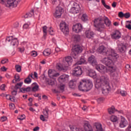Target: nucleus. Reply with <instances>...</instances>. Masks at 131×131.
<instances>
[{"label": "nucleus", "instance_id": "nucleus-1", "mask_svg": "<svg viewBox=\"0 0 131 131\" xmlns=\"http://www.w3.org/2000/svg\"><path fill=\"white\" fill-rule=\"evenodd\" d=\"M95 88L99 90L101 89L103 95H108L109 91L111 90L109 84V78L107 76H101L100 80H97Z\"/></svg>", "mask_w": 131, "mask_h": 131}, {"label": "nucleus", "instance_id": "nucleus-2", "mask_svg": "<svg viewBox=\"0 0 131 131\" xmlns=\"http://www.w3.org/2000/svg\"><path fill=\"white\" fill-rule=\"evenodd\" d=\"M103 22L107 27L111 25V21L106 16H103L102 18H95L94 20V26L96 27L97 30L100 32L103 31L104 28H105Z\"/></svg>", "mask_w": 131, "mask_h": 131}, {"label": "nucleus", "instance_id": "nucleus-3", "mask_svg": "<svg viewBox=\"0 0 131 131\" xmlns=\"http://www.w3.org/2000/svg\"><path fill=\"white\" fill-rule=\"evenodd\" d=\"M110 53L107 57H105L102 60V62L103 64H105L106 66H109V65H113L114 62H116L117 59L119 58V56L117 53L115 52V50L111 49L109 50Z\"/></svg>", "mask_w": 131, "mask_h": 131}, {"label": "nucleus", "instance_id": "nucleus-4", "mask_svg": "<svg viewBox=\"0 0 131 131\" xmlns=\"http://www.w3.org/2000/svg\"><path fill=\"white\" fill-rule=\"evenodd\" d=\"M108 68H106V73H109L111 74V76L113 77L114 79H116L118 78V75L115 72L116 71V69L113 66H111V65L107 66Z\"/></svg>", "mask_w": 131, "mask_h": 131}, {"label": "nucleus", "instance_id": "nucleus-5", "mask_svg": "<svg viewBox=\"0 0 131 131\" xmlns=\"http://www.w3.org/2000/svg\"><path fill=\"white\" fill-rule=\"evenodd\" d=\"M20 2L21 0H7L5 6L9 9H13V8H16Z\"/></svg>", "mask_w": 131, "mask_h": 131}, {"label": "nucleus", "instance_id": "nucleus-6", "mask_svg": "<svg viewBox=\"0 0 131 131\" xmlns=\"http://www.w3.org/2000/svg\"><path fill=\"white\" fill-rule=\"evenodd\" d=\"M81 52H82V48L79 45H76L72 50L71 55L74 59H76V57L78 55L79 53H81Z\"/></svg>", "mask_w": 131, "mask_h": 131}, {"label": "nucleus", "instance_id": "nucleus-7", "mask_svg": "<svg viewBox=\"0 0 131 131\" xmlns=\"http://www.w3.org/2000/svg\"><path fill=\"white\" fill-rule=\"evenodd\" d=\"M80 12V6L75 2L73 3L72 8L70 10V13L71 14H78Z\"/></svg>", "mask_w": 131, "mask_h": 131}, {"label": "nucleus", "instance_id": "nucleus-8", "mask_svg": "<svg viewBox=\"0 0 131 131\" xmlns=\"http://www.w3.org/2000/svg\"><path fill=\"white\" fill-rule=\"evenodd\" d=\"M60 29L64 33V34H68L69 33V28L68 25L64 21H62L60 24Z\"/></svg>", "mask_w": 131, "mask_h": 131}, {"label": "nucleus", "instance_id": "nucleus-9", "mask_svg": "<svg viewBox=\"0 0 131 131\" xmlns=\"http://www.w3.org/2000/svg\"><path fill=\"white\" fill-rule=\"evenodd\" d=\"M6 42H10V45L11 46H17L19 43V42L18 41V39L17 38H14L13 39V36H9L7 37L6 39Z\"/></svg>", "mask_w": 131, "mask_h": 131}, {"label": "nucleus", "instance_id": "nucleus-10", "mask_svg": "<svg viewBox=\"0 0 131 131\" xmlns=\"http://www.w3.org/2000/svg\"><path fill=\"white\" fill-rule=\"evenodd\" d=\"M63 11L64 9H63L62 7H56L55 12L54 13V17L57 18H61V16H62V13H63Z\"/></svg>", "mask_w": 131, "mask_h": 131}, {"label": "nucleus", "instance_id": "nucleus-11", "mask_svg": "<svg viewBox=\"0 0 131 131\" xmlns=\"http://www.w3.org/2000/svg\"><path fill=\"white\" fill-rule=\"evenodd\" d=\"M78 89L80 91L82 92H84L86 91V80H82L79 82L78 85Z\"/></svg>", "mask_w": 131, "mask_h": 131}, {"label": "nucleus", "instance_id": "nucleus-12", "mask_svg": "<svg viewBox=\"0 0 131 131\" xmlns=\"http://www.w3.org/2000/svg\"><path fill=\"white\" fill-rule=\"evenodd\" d=\"M73 74L75 76H79L82 74V70L80 67H76L73 70Z\"/></svg>", "mask_w": 131, "mask_h": 131}, {"label": "nucleus", "instance_id": "nucleus-13", "mask_svg": "<svg viewBox=\"0 0 131 131\" xmlns=\"http://www.w3.org/2000/svg\"><path fill=\"white\" fill-rule=\"evenodd\" d=\"M96 69L102 73V74H105V73H107V68L104 66L103 64H99L96 67Z\"/></svg>", "mask_w": 131, "mask_h": 131}, {"label": "nucleus", "instance_id": "nucleus-14", "mask_svg": "<svg viewBox=\"0 0 131 131\" xmlns=\"http://www.w3.org/2000/svg\"><path fill=\"white\" fill-rule=\"evenodd\" d=\"M88 61L90 64L92 65V66H96V65H97L98 62H97V59H96V57L94 55L90 56L88 59Z\"/></svg>", "mask_w": 131, "mask_h": 131}, {"label": "nucleus", "instance_id": "nucleus-15", "mask_svg": "<svg viewBox=\"0 0 131 131\" xmlns=\"http://www.w3.org/2000/svg\"><path fill=\"white\" fill-rule=\"evenodd\" d=\"M72 62H73V60L72 59V57L71 56H67L65 58V60L63 62L66 68H68L69 66H70L71 64H72Z\"/></svg>", "mask_w": 131, "mask_h": 131}, {"label": "nucleus", "instance_id": "nucleus-16", "mask_svg": "<svg viewBox=\"0 0 131 131\" xmlns=\"http://www.w3.org/2000/svg\"><path fill=\"white\" fill-rule=\"evenodd\" d=\"M73 30L76 33H79L82 30V25L80 24H77L73 26Z\"/></svg>", "mask_w": 131, "mask_h": 131}, {"label": "nucleus", "instance_id": "nucleus-17", "mask_svg": "<svg viewBox=\"0 0 131 131\" xmlns=\"http://www.w3.org/2000/svg\"><path fill=\"white\" fill-rule=\"evenodd\" d=\"M98 52L102 55H108V50L106 49V47L101 46H100L98 49Z\"/></svg>", "mask_w": 131, "mask_h": 131}, {"label": "nucleus", "instance_id": "nucleus-18", "mask_svg": "<svg viewBox=\"0 0 131 131\" xmlns=\"http://www.w3.org/2000/svg\"><path fill=\"white\" fill-rule=\"evenodd\" d=\"M23 85V82H20L19 83L15 84L14 90L12 92V95L16 96L17 95V90L21 88V86Z\"/></svg>", "mask_w": 131, "mask_h": 131}, {"label": "nucleus", "instance_id": "nucleus-19", "mask_svg": "<svg viewBox=\"0 0 131 131\" xmlns=\"http://www.w3.org/2000/svg\"><path fill=\"white\" fill-rule=\"evenodd\" d=\"M64 66H66L64 62L62 65L61 63H57L56 64V69L59 71H66L67 70V68H66Z\"/></svg>", "mask_w": 131, "mask_h": 131}, {"label": "nucleus", "instance_id": "nucleus-20", "mask_svg": "<svg viewBox=\"0 0 131 131\" xmlns=\"http://www.w3.org/2000/svg\"><path fill=\"white\" fill-rule=\"evenodd\" d=\"M117 50L119 53H124L126 52V46L125 45H118Z\"/></svg>", "mask_w": 131, "mask_h": 131}, {"label": "nucleus", "instance_id": "nucleus-21", "mask_svg": "<svg viewBox=\"0 0 131 131\" xmlns=\"http://www.w3.org/2000/svg\"><path fill=\"white\" fill-rule=\"evenodd\" d=\"M85 35L87 38L92 39L94 38L95 33L91 30H88L85 31Z\"/></svg>", "mask_w": 131, "mask_h": 131}, {"label": "nucleus", "instance_id": "nucleus-22", "mask_svg": "<svg viewBox=\"0 0 131 131\" xmlns=\"http://www.w3.org/2000/svg\"><path fill=\"white\" fill-rule=\"evenodd\" d=\"M48 75L50 78H55V77H58L60 75L59 73H54L53 70H49L48 71Z\"/></svg>", "mask_w": 131, "mask_h": 131}, {"label": "nucleus", "instance_id": "nucleus-23", "mask_svg": "<svg viewBox=\"0 0 131 131\" xmlns=\"http://www.w3.org/2000/svg\"><path fill=\"white\" fill-rule=\"evenodd\" d=\"M121 37V33L119 31H116V32L112 35V38L113 39H119Z\"/></svg>", "mask_w": 131, "mask_h": 131}, {"label": "nucleus", "instance_id": "nucleus-24", "mask_svg": "<svg viewBox=\"0 0 131 131\" xmlns=\"http://www.w3.org/2000/svg\"><path fill=\"white\" fill-rule=\"evenodd\" d=\"M128 124V123L127 122V121L125 120V118L123 117H121V122L120 123V127H125L126 125Z\"/></svg>", "mask_w": 131, "mask_h": 131}, {"label": "nucleus", "instance_id": "nucleus-25", "mask_svg": "<svg viewBox=\"0 0 131 131\" xmlns=\"http://www.w3.org/2000/svg\"><path fill=\"white\" fill-rule=\"evenodd\" d=\"M67 78H68V75H62L58 78V80L60 83H63L66 81Z\"/></svg>", "mask_w": 131, "mask_h": 131}, {"label": "nucleus", "instance_id": "nucleus-26", "mask_svg": "<svg viewBox=\"0 0 131 131\" xmlns=\"http://www.w3.org/2000/svg\"><path fill=\"white\" fill-rule=\"evenodd\" d=\"M77 83V80L75 79L71 80L69 82V87L70 89H75Z\"/></svg>", "mask_w": 131, "mask_h": 131}, {"label": "nucleus", "instance_id": "nucleus-27", "mask_svg": "<svg viewBox=\"0 0 131 131\" xmlns=\"http://www.w3.org/2000/svg\"><path fill=\"white\" fill-rule=\"evenodd\" d=\"M84 129L85 131H93V128L91 124L89 122L84 123Z\"/></svg>", "mask_w": 131, "mask_h": 131}, {"label": "nucleus", "instance_id": "nucleus-28", "mask_svg": "<svg viewBox=\"0 0 131 131\" xmlns=\"http://www.w3.org/2000/svg\"><path fill=\"white\" fill-rule=\"evenodd\" d=\"M86 91H90L93 88V83L90 80H86Z\"/></svg>", "mask_w": 131, "mask_h": 131}, {"label": "nucleus", "instance_id": "nucleus-29", "mask_svg": "<svg viewBox=\"0 0 131 131\" xmlns=\"http://www.w3.org/2000/svg\"><path fill=\"white\" fill-rule=\"evenodd\" d=\"M33 74H30L28 76V77L25 79V80H24L25 83H27V84H29V83H31V80H32L31 78H33ZM30 77H31V78H30Z\"/></svg>", "mask_w": 131, "mask_h": 131}, {"label": "nucleus", "instance_id": "nucleus-30", "mask_svg": "<svg viewBox=\"0 0 131 131\" xmlns=\"http://www.w3.org/2000/svg\"><path fill=\"white\" fill-rule=\"evenodd\" d=\"M84 63H85V59L84 58V57L82 56L80 58V60L78 61L77 62H76L74 66H76V65H81V64H84Z\"/></svg>", "mask_w": 131, "mask_h": 131}, {"label": "nucleus", "instance_id": "nucleus-31", "mask_svg": "<svg viewBox=\"0 0 131 131\" xmlns=\"http://www.w3.org/2000/svg\"><path fill=\"white\" fill-rule=\"evenodd\" d=\"M95 126L96 127L97 131H104L103 128L102 127V124L100 123H96L95 124Z\"/></svg>", "mask_w": 131, "mask_h": 131}, {"label": "nucleus", "instance_id": "nucleus-32", "mask_svg": "<svg viewBox=\"0 0 131 131\" xmlns=\"http://www.w3.org/2000/svg\"><path fill=\"white\" fill-rule=\"evenodd\" d=\"M34 13V10L33 9L31 10V12H29L25 14L24 16L25 18H31L32 16H33V14Z\"/></svg>", "mask_w": 131, "mask_h": 131}, {"label": "nucleus", "instance_id": "nucleus-33", "mask_svg": "<svg viewBox=\"0 0 131 131\" xmlns=\"http://www.w3.org/2000/svg\"><path fill=\"white\" fill-rule=\"evenodd\" d=\"M107 110L109 114H113L116 111H117L114 106H112L111 107L108 108Z\"/></svg>", "mask_w": 131, "mask_h": 131}, {"label": "nucleus", "instance_id": "nucleus-34", "mask_svg": "<svg viewBox=\"0 0 131 131\" xmlns=\"http://www.w3.org/2000/svg\"><path fill=\"white\" fill-rule=\"evenodd\" d=\"M52 53V51L51 50V49H46L45 50V51L43 52V54L44 56H50Z\"/></svg>", "mask_w": 131, "mask_h": 131}, {"label": "nucleus", "instance_id": "nucleus-35", "mask_svg": "<svg viewBox=\"0 0 131 131\" xmlns=\"http://www.w3.org/2000/svg\"><path fill=\"white\" fill-rule=\"evenodd\" d=\"M43 114L45 116V118H49V108L46 107L43 111Z\"/></svg>", "mask_w": 131, "mask_h": 131}, {"label": "nucleus", "instance_id": "nucleus-36", "mask_svg": "<svg viewBox=\"0 0 131 131\" xmlns=\"http://www.w3.org/2000/svg\"><path fill=\"white\" fill-rule=\"evenodd\" d=\"M30 90H31V88L28 87L27 88H20L19 91L21 93H25V92H30Z\"/></svg>", "mask_w": 131, "mask_h": 131}, {"label": "nucleus", "instance_id": "nucleus-37", "mask_svg": "<svg viewBox=\"0 0 131 131\" xmlns=\"http://www.w3.org/2000/svg\"><path fill=\"white\" fill-rule=\"evenodd\" d=\"M33 84H34V86L32 88V92H37V91H38V89L39 88V86H38V84H37L36 83H34Z\"/></svg>", "mask_w": 131, "mask_h": 131}, {"label": "nucleus", "instance_id": "nucleus-38", "mask_svg": "<svg viewBox=\"0 0 131 131\" xmlns=\"http://www.w3.org/2000/svg\"><path fill=\"white\" fill-rule=\"evenodd\" d=\"M81 19L82 21H83V22H85V21H88L89 17L88 16V15H86V14L84 13L82 15Z\"/></svg>", "mask_w": 131, "mask_h": 131}, {"label": "nucleus", "instance_id": "nucleus-39", "mask_svg": "<svg viewBox=\"0 0 131 131\" xmlns=\"http://www.w3.org/2000/svg\"><path fill=\"white\" fill-rule=\"evenodd\" d=\"M110 119L112 122H117L118 120L117 117L114 115L112 116Z\"/></svg>", "mask_w": 131, "mask_h": 131}, {"label": "nucleus", "instance_id": "nucleus-40", "mask_svg": "<svg viewBox=\"0 0 131 131\" xmlns=\"http://www.w3.org/2000/svg\"><path fill=\"white\" fill-rule=\"evenodd\" d=\"M15 70L17 71V72H21V66L19 64H16L15 66Z\"/></svg>", "mask_w": 131, "mask_h": 131}, {"label": "nucleus", "instance_id": "nucleus-41", "mask_svg": "<svg viewBox=\"0 0 131 131\" xmlns=\"http://www.w3.org/2000/svg\"><path fill=\"white\" fill-rule=\"evenodd\" d=\"M73 37L76 41H79V40H80V36L79 35H75Z\"/></svg>", "mask_w": 131, "mask_h": 131}, {"label": "nucleus", "instance_id": "nucleus-42", "mask_svg": "<svg viewBox=\"0 0 131 131\" xmlns=\"http://www.w3.org/2000/svg\"><path fill=\"white\" fill-rule=\"evenodd\" d=\"M89 75L90 77H95L96 76V72L94 71H91L89 72Z\"/></svg>", "mask_w": 131, "mask_h": 131}, {"label": "nucleus", "instance_id": "nucleus-43", "mask_svg": "<svg viewBox=\"0 0 131 131\" xmlns=\"http://www.w3.org/2000/svg\"><path fill=\"white\" fill-rule=\"evenodd\" d=\"M58 90H59L60 91V93H63V92H64V91H65V85L62 84L60 86H59L58 87Z\"/></svg>", "mask_w": 131, "mask_h": 131}, {"label": "nucleus", "instance_id": "nucleus-44", "mask_svg": "<svg viewBox=\"0 0 131 131\" xmlns=\"http://www.w3.org/2000/svg\"><path fill=\"white\" fill-rule=\"evenodd\" d=\"M9 97V100H11L12 102H15V97H12L10 95H6V98H8Z\"/></svg>", "mask_w": 131, "mask_h": 131}, {"label": "nucleus", "instance_id": "nucleus-45", "mask_svg": "<svg viewBox=\"0 0 131 131\" xmlns=\"http://www.w3.org/2000/svg\"><path fill=\"white\" fill-rule=\"evenodd\" d=\"M48 118H46V116L42 115L40 116V120H42V121H48Z\"/></svg>", "mask_w": 131, "mask_h": 131}, {"label": "nucleus", "instance_id": "nucleus-46", "mask_svg": "<svg viewBox=\"0 0 131 131\" xmlns=\"http://www.w3.org/2000/svg\"><path fill=\"white\" fill-rule=\"evenodd\" d=\"M42 29L44 35H47V29H48V27H47V26H44L43 27H42Z\"/></svg>", "mask_w": 131, "mask_h": 131}, {"label": "nucleus", "instance_id": "nucleus-47", "mask_svg": "<svg viewBox=\"0 0 131 131\" xmlns=\"http://www.w3.org/2000/svg\"><path fill=\"white\" fill-rule=\"evenodd\" d=\"M17 50L20 53H23L25 51V48L24 47H19L17 48Z\"/></svg>", "mask_w": 131, "mask_h": 131}, {"label": "nucleus", "instance_id": "nucleus-48", "mask_svg": "<svg viewBox=\"0 0 131 131\" xmlns=\"http://www.w3.org/2000/svg\"><path fill=\"white\" fill-rule=\"evenodd\" d=\"M124 17L126 18V19H128L129 17H130V14L129 12H127L124 14Z\"/></svg>", "mask_w": 131, "mask_h": 131}, {"label": "nucleus", "instance_id": "nucleus-49", "mask_svg": "<svg viewBox=\"0 0 131 131\" xmlns=\"http://www.w3.org/2000/svg\"><path fill=\"white\" fill-rule=\"evenodd\" d=\"M51 3L53 6H57L58 5V0H51Z\"/></svg>", "mask_w": 131, "mask_h": 131}, {"label": "nucleus", "instance_id": "nucleus-50", "mask_svg": "<svg viewBox=\"0 0 131 131\" xmlns=\"http://www.w3.org/2000/svg\"><path fill=\"white\" fill-rule=\"evenodd\" d=\"M15 81H20L21 79H20V76L18 75H15Z\"/></svg>", "mask_w": 131, "mask_h": 131}, {"label": "nucleus", "instance_id": "nucleus-51", "mask_svg": "<svg viewBox=\"0 0 131 131\" xmlns=\"http://www.w3.org/2000/svg\"><path fill=\"white\" fill-rule=\"evenodd\" d=\"M118 16L119 17V18H123V17H124V13L122 12H119Z\"/></svg>", "mask_w": 131, "mask_h": 131}, {"label": "nucleus", "instance_id": "nucleus-52", "mask_svg": "<svg viewBox=\"0 0 131 131\" xmlns=\"http://www.w3.org/2000/svg\"><path fill=\"white\" fill-rule=\"evenodd\" d=\"M31 55L32 57H36L37 56V53L36 51H32L31 53Z\"/></svg>", "mask_w": 131, "mask_h": 131}, {"label": "nucleus", "instance_id": "nucleus-53", "mask_svg": "<svg viewBox=\"0 0 131 131\" xmlns=\"http://www.w3.org/2000/svg\"><path fill=\"white\" fill-rule=\"evenodd\" d=\"M7 119H8V118H7V117L3 116V117H1V121H2V122H4V121H6V120H7Z\"/></svg>", "mask_w": 131, "mask_h": 131}, {"label": "nucleus", "instance_id": "nucleus-54", "mask_svg": "<svg viewBox=\"0 0 131 131\" xmlns=\"http://www.w3.org/2000/svg\"><path fill=\"white\" fill-rule=\"evenodd\" d=\"M9 62V59H3L1 61V63L2 64H6V63H8Z\"/></svg>", "mask_w": 131, "mask_h": 131}, {"label": "nucleus", "instance_id": "nucleus-55", "mask_svg": "<svg viewBox=\"0 0 131 131\" xmlns=\"http://www.w3.org/2000/svg\"><path fill=\"white\" fill-rule=\"evenodd\" d=\"M6 86V85L5 84L1 85V86H0V90H1V91H5Z\"/></svg>", "mask_w": 131, "mask_h": 131}, {"label": "nucleus", "instance_id": "nucleus-56", "mask_svg": "<svg viewBox=\"0 0 131 131\" xmlns=\"http://www.w3.org/2000/svg\"><path fill=\"white\" fill-rule=\"evenodd\" d=\"M120 94H121V96H122L123 97L126 96V92L125 91H121L120 92Z\"/></svg>", "mask_w": 131, "mask_h": 131}, {"label": "nucleus", "instance_id": "nucleus-57", "mask_svg": "<svg viewBox=\"0 0 131 131\" xmlns=\"http://www.w3.org/2000/svg\"><path fill=\"white\" fill-rule=\"evenodd\" d=\"M9 107L10 109H14L15 108V104L14 103H10L9 104Z\"/></svg>", "mask_w": 131, "mask_h": 131}, {"label": "nucleus", "instance_id": "nucleus-58", "mask_svg": "<svg viewBox=\"0 0 131 131\" xmlns=\"http://www.w3.org/2000/svg\"><path fill=\"white\" fill-rule=\"evenodd\" d=\"M18 119L19 120H23L24 119H25V115H21V117L18 118Z\"/></svg>", "mask_w": 131, "mask_h": 131}, {"label": "nucleus", "instance_id": "nucleus-59", "mask_svg": "<svg viewBox=\"0 0 131 131\" xmlns=\"http://www.w3.org/2000/svg\"><path fill=\"white\" fill-rule=\"evenodd\" d=\"M116 6H117V3L115 2H114L112 4L113 8H116Z\"/></svg>", "mask_w": 131, "mask_h": 131}, {"label": "nucleus", "instance_id": "nucleus-60", "mask_svg": "<svg viewBox=\"0 0 131 131\" xmlns=\"http://www.w3.org/2000/svg\"><path fill=\"white\" fill-rule=\"evenodd\" d=\"M28 27H29V25L27 24H25L24 25L23 28L24 29H28Z\"/></svg>", "mask_w": 131, "mask_h": 131}, {"label": "nucleus", "instance_id": "nucleus-61", "mask_svg": "<svg viewBox=\"0 0 131 131\" xmlns=\"http://www.w3.org/2000/svg\"><path fill=\"white\" fill-rule=\"evenodd\" d=\"M0 4H2V5H5L6 6V0H0Z\"/></svg>", "mask_w": 131, "mask_h": 131}, {"label": "nucleus", "instance_id": "nucleus-62", "mask_svg": "<svg viewBox=\"0 0 131 131\" xmlns=\"http://www.w3.org/2000/svg\"><path fill=\"white\" fill-rule=\"evenodd\" d=\"M69 126H70V128L71 129V130H73L75 128H76L75 126H73L72 125H70Z\"/></svg>", "mask_w": 131, "mask_h": 131}, {"label": "nucleus", "instance_id": "nucleus-63", "mask_svg": "<svg viewBox=\"0 0 131 131\" xmlns=\"http://www.w3.org/2000/svg\"><path fill=\"white\" fill-rule=\"evenodd\" d=\"M125 27H126V28H127L128 29H129V30H131V25L130 24H128V25H126Z\"/></svg>", "mask_w": 131, "mask_h": 131}, {"label": "nucleus", "instance_id": "nucleus-64", "mask_svg": "<svg viewBox=\"0 0 131 131\" xmlns=\"http://www.w3.org/2000/svg\"><path fill=\"white\" fill-rule=\"evenodd\" d=\"M126 131H131V125H129L128 127L126 129Z\"/></svg>", "mask_w": 131, "mask_h": 131}]
</instances>
